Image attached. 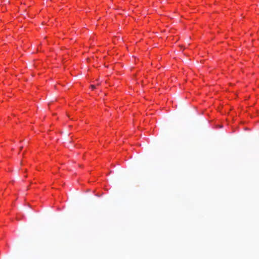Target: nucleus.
Segmentation results:
<instances>
[{"label":"nucleus","instance_id":"f257e3e1","mask_svg":"<svg viewBox=\"0 0 259 259\" xmlns=\"http://www.w3.org/2000/svg\"><path fill=\"white\" fill-rule=\"evenodd\" d=\"M91 87L92 89H95V86L94 85H92Z\"/></svg>","mask_w":259,"mask_h":259},{"label":"nucleus","instance_id":"f03ea898","mask_svg":"<svg viewBox=\"0 0 259 259\" xmlns=\"http://www.w3.org/2000/svg\"><path fill=\"white\" fill-rule=\"evenodd\" d=\"M22 148H23V147H20V150H22Z\"/></svg>","mask_w":259,"mask_h":259}]
</instances>
